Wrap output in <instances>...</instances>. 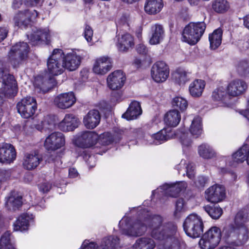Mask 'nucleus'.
Listing matches in <instances>:
<instances>
[{
  "mask_svg": "<svg viewBox=\"0 0 249 249\" xmlns=\"http://www.w3.org/2000/svg\"><path fill=\"white\" fill-rule=\"evenodd\" d=\"M139 219L122 228V233L128 236H139L147 228L151 236L163 241V249H180L183 242L178 236L177 227L173 222L164 223V218L159 214L151 215L146 209L139 212Z\"/></svg>",
  "mask_w": 249,
  "mask_h": 249,
  "instance_id": "1",
  "label": "nucleus"
},
{
  "mask_svg": "<svg viewBox=\"0 0 249 249\" xmlns=\"http://www.w3.org/2000/svg\"><path fill=\"white\" fill-rule=\"evenodd\" d=\"M249 231L247 227L234 228L233 225L224 227L222 231L223 238L227 245L219 249H239L238 248L245 245L249 239Z\"/></svg>",
  "mask_w": 249,
  "mask_h": 249,
  "instance_id": "2",
  "label": "nucleus"
},
{
  "mask_svg": "<svg viewBox=\"0 0 249 249\" xmlns=\"http://www.w3.org/2000/svg\"><path fill=\"white\" fill-rule=\"evenodd\" d=\"M3 87L0 89V106L3 103L4 97L15 96L18 91V86L14 76L10 74L4 68L3 64L0 62V82Z\"/></svg>",
  "mask_w": 249,
  "mask_h": 249,
  "instance_id": "3",
  "label": "nucleus"
},
{
  "mask_svg": "<svg viewBox=\"0 0 249 249\" xmlns=\"http://www.w3.org/2000/svg\"><path fill=\"white\" fill-rule=\"evenodd\" d=\"M29 50V47L26 42L16 43L11 47L8 53V62L14 68L19 67L26 61Z\"/></svg>",
  "mask_w": 249,
  "mask_h": 249,
  "instance_id": "4",
  "label": "nucleus"
},
{
  "mask_svg": "<svg viewBox=\"0 0 249 249\" xmlns=\"http://www.w3.org/2000/svg\"><path fill=\"white\" fill-rule=\"evenodd\" d=\"M186 234L193 238L199 237L203 232V223L200 216L192 213L185 219L183 224Z\"/></svg>",
  "mask_w": 249,
  "mask_h": 249,
  "instance_id": "5",
  "label": "nucleus"
},
{
  "mask_svg": "<svg viewBox=\"0 0 249 249\" xmlns=\"http://www.w3.org/2000/svg\"><path fill=\"white\" fill-rule=\"evenodd\" d=\"M222 232L217 227H213L206 232L199 242L202 249H213L216 247L220 241Z\"/></svg>",
  "mask_w": 249,
  "mask_h": 249,
  "instance_id": "6",
  "label": "nucleus"
},
{
  "mask_svg": "<svg viewBox=\"0 0 249 249\" xmlns=\"http://www.w3.org/2000/svg\"><path fill=\"white\" fill-rule=\"evenodd\" d=\"M47 68L50 73L53 75L61 74L65 69L63 59V51L54 49L47 60Z\"/></svg>",
  "mask_w": 249,
  "mask_h": 249,
  "instance_id": "7",
  "label": "nucleus"
},
{
  "mask_svg": "<svg viewBox=\"0 0 249 249\" xmlns=\"http://www.w3.org/2000/svg\"><path fill=\"white\" fill-rule=\"evenodd\" d=\"M18 112L24 118L32 117L37 109V103L35 98L31 96L24 98L17 104Z\"/></svg>",
  "mask_w": 249,
  "mask_h": 249,
  "instance_id": "8",
  "label": "nucleus"
},
{
  "mask_svg": "<svg viewBox=\"0 0 249 249\" xmlns=\"http://www.w3.org/2000/svg\"><path fill=\"white\" fill-rule=\"evenodd\" d=\"M169 74V68L163 61H157L152 67V77L157 83L165 81L168 78Z\"/></svg>",
  "mask_w": 249,
  "mask_h": 249,
  "instance_id": "9",
  "label": "nucleus"
},
{
  "mask_svg": "<svg viewBox=\"0 0 249 249\" xmlns=\"http://www.w3.org/2000/svg\"><path fill=\"white\" fill-rule=\"evenodd\" d=\"M38 16L35 10H26L20 11L15 16L14 20L15 24L21 28H26L30 24L32 19L36 18Z\"/></svg>",
  "mask_w": 249,
  "mask_h": 249,
  "instance_id": "10",
  "label": "nucleus"
},
{
  "mask_svg": "<svg viewBox=\"0 0 249 249\" xmlns=\"http://www.w3.org/2000/svg\"><path fill=\"white\" fill-rule=\"evenodd\" d=\"M225 189L222 185H214L205 191V198L209 202L213 203L222 201L225 197Z\"/></svg>",
  "mask_w": 249,
  "mask_h": 249,
  "instance_id": "11",
  "label": "nucleus"
},
{
  "mask_svg": "<svg viewBox=\"0 0 249 249\" xmlns=\"http://www.w3.org/2000/svg\"><path fill=\"white\" fill-rule=\"evenodd\" d=\"M65 142L63 134L61 132H55L46 138L44 146L48 150L53 151L63 146Z\"/></svg>",
  "mask_w": 249,
  "mask_h": 249,
  "instance_id": "12",
  "label": "nucleus"
},
{
  "mask_svg": "<svg viewBox=\"0 0 249 249\" xmlns=\"http://www.w3.org/2000/svg\"><path fill=\"white\" fill-rule=\"evenodd\" d=\"M76 102V98L73 92L60 94L55 97L53 103L55 106L61 109L68 108Z\"/></svg>",
  "mask_w": 249,
  "mask_h": 249,
  "instance_id": "13",
  "label": "nucleus"
},
{
  "mask_svg": "<svg viewBox=\"0 0 249 249\" xmlns=\"http://www.w3.org/2000/svg\"><path fill=\"white\" fill-rule=\"evenodd\" d=\"M125 77L121 70L116 71L110 74L107 78L108 87L112 90L121 89L124 85Z\"/></svg>",
  "mask_w": 249,
  "mask_h": 249,
  "instance_id": "14",
  "label": "nucleus"
},
{
  "mask_svg": "<svg viewBox=\"0 0 249 249\" xmlns=\"http://www.w3.org/2000/svg\"><path fill=\"white\" fill-rule=\"evenodd\" d=\"M55 83L53 78L46 79L42 76H37L34 82L35 91L37 93H45L52 89Z\"/></svg>",
  "mask_w": 249,
  "mask_h": 249,
  "instance_id": "15",
  "label": "nucleus"
},
{
  "mask_svg": "<svg viewBox=\"0 0 249 249\" xmlns=\"http://www.w3.org/2000/svg\"><path fill=\"white\" fill-rule=\"evenodd\" d=\"M98 139L97 134L93 131L83 132L77 138L76 142L79 146L88 148L95 143Z\"/></svg>",
  "mask_w": 249,
  "mask_h": 249,
  "instance_id": "16",
  "label": "nucleus"
},
{
  "mask_svg": "<svg viewBox=\"0 0 249 249\" xmlns=\"http://www.w3.org/2000/svg\"><path fill=\"white\" fill-rule=\"evenodd\" d=\"M63 59L64 69L70 71H73L80 66L82 57L75 53H71L65 54L63 52Z\"/></svg>",
  "mask_w": 249,
  "mask_h": 249,
  "instance_id": "17",
  "label": "nucleus"
},
{
  "mask_svg": "<svg viewBox=\"0 0 249 249\" xmlns=\"http://www.w3.org/2000/svg\"><path fill=\"white\" fill-rule=\"evenodd\" d=\"M16 157V152L12 145L9 143L0 144V162H13Z\"/></svg>",
  "mask_w": 249,
  "mask_h": 249,
  "instance_id": "18",
  "label": "nucleus"
},
{
  "mask_svg": "<svg viewBox=\"0 0 249 249\" xmlns=\"http://www.w3.org/2000/svg\"><path fill=\"white\" fill-rule=\"evenodd\" d=\"M187 184L184 181L177 182L172 184H165L158 189L162 190L164 194L171 197H176L182 190L186 189Z\"/></svg>",
  "mask_w": 249,
  "mask_h": 249,
  "instance_id": "19",
  "label": "nucleus"
},
{
  "mask_svg": "<svg viewBox=\"0 0 249 249\" xmlns=\"http://www.w3.org/2000/svg\"><path fill=\"white\" fill-rule=\"evenodd\" d=\"M247 88L248 85L245 81L235 79L229 84L227 87L228 93L231 96H237L243 93Z\"/></svg>",
  "mask_w": 249,
  "mask_h": 249,
  "instance_id": "20",
  "label": "nucleus"
},
{
  "mask_svg": "<svg viewBox=\"0 0 249 249\" xmlns=\"http://www.w3.org/2000/svg\"><path fill=\"white\" fill-rule=\"evenodd\" d=\"M22 198L12 191L8 196L5 197V206L7 210L10 212H15L21 207Z\"/></svg>",
  "mask_w": 249,
  "mask_h": 249,
  "instance_id": "21",
  "label": "nucleus"
},
{
  "mask_svg": "<svg viewBox=\"0 0 249 249\" xmlns=\"http://www.w3.org/2000/svg\"><path fill=\"white\" fill-rule=\"evenodd\" d=\"M111 67L110 58L104 56L97 60L93 68V71L96 74L103 75L109 71Z\"/></svg>",
  "mask_w": 249,
  "mask_h": 249,
  "instance_id": "22",
  "label": "nucleus"
},
{
  "mask_svg": "<svg viewBox=\"0 0 249 249\" xmlns=\"http://www.w3.org/2000/svg\"><path fill=\"white\" fill-rule=\"evenodd\" d=\"M200 33H196L193 29L191 23L184 28L182 33V40L191 45L196 44L200 39Z\"/></svg>",
  "mask_w": 249,
  "mask_h": 249,
  "instance_id": "23",
  "label": "nucleus"
},
{
  "mask_svg": "<svg viewBox=\"0 0 249 249\" xmlns=\"http://www.w3.org/2000/svg\"><path fill=\"white\" fill-rule=\"evenodd\" d=\"M101 116L99 111L93 109L90 110L85 116L83 123L86 128L93 129L99 124Z\"/></svg>",
  "mask_w": 249,
  "mask_h": 249,
  "instance_id": "24",
  "label": "nucleus"
},
{
  "mask_svg": "<svg viewBox=\"0 0 249 249\" xmlns=\"http://www.w3.org/2000/svg\"><path fill=\"white\" fill-rule=\"evenodd\" d=\"M50 34L48 29L37 30L30 35H27L30 43L32 45H36L40 40L49 42L50 39Z\"/></svg>",
  "mask_w": 249,
  "mask_h": 249,
  "instance_id": "25",
  "label": "nucleus"
},
{
  "mask_svg": "<svg viewBox=\"0 0 249 249\" xmlns=\"http://www.w3.org/2000/svg\"><path fill=\"white\" fill-rule=\"evenodd\" d=\"M34 218V216L31 213H27L21 214L14 223V230L21 231L27 230L29 226V221Z\"/></svg>",
  "mask_w": 249,
  "mask_h": 249,
  "instance_id": "26",
  "label": "nucleus"
},
{
  "mask_svg": "<svg viewBox=\"0 0 249 249\" xmlns=\"http://www.w3.org/2000/svg\"><path fill=\"white\" fill-rule=\"evenodd\" d=\"M42 160L41 157L36 153H26L23 159V165L27 170L36 168Z\"/></svg>",
  "mask_w": 249,
  "mask_h": 249,
  "instance_id": "27",
  "label": "nucleus"
},
{
  "mask_svg": "<svg viewBox=\"0 0 249 249\" xmlns=\"http://www.w3.org/2000/svg\"><path fill=\"white\" fill-rule=\"evenodd\" d=\"M79 122L77 118L72 114H67L59 123V127L63 131H72L78 126Z\"/></svg>",
  "mask_w": 249,
  "mask_h": 249,
  "instance_id": "28",
  "label": "nucleus"
},
{
  "mask_svg": "<svg viewBox=\"0 0 249 249\" xmlns=\"http://www.w3.org/2000/svg\"><path fill=\"white\" fill-rule=\"evenodd\" d=\"M142 113V109L139 102L134 101L131 103L126 112L122 115V117L127 120L137 119Z\"/></svg>",
  "mask_w": 249,
  "mask_h": 249,
  "instance_id": "29",
  "label": "nucleus"
},
{
  "mask_svg": "<svg viewBox=\"0 0 249 249\" xmlns=\"http://www.w3.org/2000/svg\"><path fill=\"white\" fill-rule=\"evenodd\" d=\"M134 45V39L132 36L126 33L118 37L116 44L118 50L121 52H126Z\"/></svg>",
  "mask_w": 249,
  "mask_h": 249,
  "instance_id": "30",
  "label": "nucleus"
},
{
  "mask_svg": "<svg viewBox=\"0 0 249 249\" xmlns=\"http://www.w3.org/2000/svg\"><path fill=\"white\" fill-rule=\"evenodd\" d=\"M152 36L149 40V43L156 45L160 43L164 36V31L162 25L155 24L151 27Z\"/></svg>",
  "mask_w": 249,
  "mask_h": 249,
  "instance_id": "31",
  "label": "nucleus"
},
{
  "mask_svg": "<svg viewBox=\"0 0 249 249\" xmlns=\"http://www.w3.org/2000/svg\"><path fill=\"white\" fill-rule=\"evenodd\" d=\"M181 116L178 110L173 109L169 111L164 116V121L166 125L176 127L180 121Z\"/></svg>",
  "mask_w": 249,
  "mask_h": 249,
  "instance_id": "32",
  "label": "nucleus"
},
{
  "mask_svg": "<svg viewBox=\"0 0 249 249\" xmlns=\"http://www.w3.org/2000/svg\"><path fill=\"white\" fill-rule=\"evenodd\" d=\"M162 7V0H146L144 10L147 13L154 15L160 12Z\"/></svg>",
  "mask_w": 249,
  "mask_h": 249,
  "instance_id": "33",
  "label": "nucleus"
},
{
  "mask_svg": "<svg viewBox=\"0 0 249 249\" xmlns=\"http://www.w3.org/2000/svg\"><path fill=\"white\" fill-rule=\"evenodd\" d=\"M205 86L204 81L196 79L192 82L189 86V92L194 97H200L203 92Z\"/></svg>",
  "mask_w": 249,
  "mask_h": 249,
  "instance_id": "34",
  "label": "nucleus"
},
{
  "mask_svg": "<svg viewBox=\"0 0 249 249\" xmlns=\"http://www.w3.org/2000/svg\"><path fill=\"white\" fill-rule=\"evenodd\" d=\"M155 243L149 237H141L138 239L133 246V249H153Z\"/></svg>",
  "mask_w": 249,
  "mask_h": 249,
  "instance_id": "35",
  "label": "nucleus"
},
{
  "mask_svg": "<svg viewBox=\"0 0 249 249\" xmlns=\"http://www.w3.org/2000/svg\"><path fill=\"white\" fill-rule=\"evenodd\" d=\"M119 244V239L117 236L110 235L103 238L100 248L101 249H113L117 248Z\"/></svg>",
  "mask_w": 249,
  "mask_h": 249,
  "instance_id": "36",
  "label": "nucleus"
},
{
  "mask_svg": "<svg viewBox=\"0 0 249 249\" xmlns=\"http://www.w3.org/2000/svg\"><path fill=\"white\" fill-rule=\"evenodd\" d=\"M222 30L220 28L215 30L209 35V39L211 49L215 50L220 46L222 41Z\"/></svg>",
  "mask_w": 249,
  "mask_h": 249,
  "instance_id": "37",
  "label": "nucleus"
},
{
  "mask_svg": "<svg viewBox=\"0 0 249 249\" xmlns=\"http://www.w3.org/2000/svg\"><path fill=\"white\" fill-rule=\"evenodd\" d=\"M249 219V216L248 215V212L242 209L237 213L235 216L234 224L231 225H233L234 228L247 227L245 223L248 221Z\"/></svg>",
  "mask_w": 249,
  "mask_h": 249,
  "instance_id": "38",
  "label": "nucleus"
},
{
  "mask_svg": "<svg viewBox=\"0 0 249 249\" xmlns=\"http://www.w3.org/2000/svg\"><path fill=\"white\" fill-rule=\"evenodd\" d=\"M173 136V133L170 130L167 131V129H163L157 133L154 134L152 138L154 139L153 143L156 145H158L172 138Z\"/></svg>",
  "mask_w": 249,
  "mask_h": 249,
  "instance_id": "39",
  "label": "nucleus"
},
{
  "mask_svg": "<svg viewBox=\"0 0 249 249\" xmlns=\"http://www.w3.org/2000/svg\"><path fill=\"white\" fill-rule=\"evenodd\" d=\"M230 7V3L227 0H213L212 2L213 10L218 14L226 12Z\"/></svg>",
  "mask_w": 249,
  "mask_h": 249,
  "instance_id": "40",
  "label": "nucleus"
},
{
  "mask_svg": "<svg viewBox=\"0 0 249 249\" xmlns=\"http://www.w3.org/2000/svg\"><path fill=\"white\" fill-rule=\"evenodd\" d=\"M182 169H184L187 177L190 179H193L195 177V166L194 164L190 163L185 165V160H181L180 163L178 166V170L179 174H182L184 175Z\"/></svg>",
  "mask_w": 249,
  "mask_h": 249,
  "instance_id": "41",
  "label": "nucleus"
},
{
  "mask_svg": "<svg viewBox=\"0 0 249 249\" xmlns=\"http://www.w3.org/2000/svg\"><path fill=\"white\" fill-rule=\"evenodd\" d=\"M248 151H249L248 145H243L232 155L233 161L236 163H242L245 160H247Z\"/></svg>",
  "mask_w": 249,
  "mask_h": 249,
  "instance_id": "42",
  "label": "nucleus"
},
{
  "mask_svg": "<svg viewBox=\"0 0 249 249\" xmlns=\"http://www.w3.org/2000/svg\"><path fill=\"white\" fill-rule=\"evenodd\" d=\"M203 209L214 219H219L223 213L222 209L217 205H208L203 207Z\"/></svg>",
  "mask_w": 249,
  "mask_h": 249,
  "instance_id": "43",
  "label": "nucleus"
},
{
  "mask_svg": "<svg viewBox=\"0 0 249 249\" xmlns=\"http://www.w3.org/2000/svg\"><path fill=\"white\" fill-rule=\"evenodd\" d=\"M198 153L200 157L205 159H212L216 155L213 149L206 144H201L198 147Z\"/></svg>",
  "mask_w": 249,
  "mask_h": 249,
  "instance_id": "44",
  "label": "nucleus"
},
{
  "mask_svg": "<svg viewBox=\"0 0 249 249\" xmlns=\"http://www.w3.org/2000/svg\"><path fill=\"white\" fill-rule=\"evenodd\" d=\"M191 133L197 138L201 135L202 132L201 119L199 117H195L192 122L190 127Z\"/></svg>",
  "mask_w": 249,
  "mask_h": 249,
  "instance_id": "45",
  "label": "nucleus"
},
{
  "mask_svg": "<svg viewBox=\"0 0 249 249\" xmlns=\"http://www.w3.org/2000/svg\"><path fill=\"white\" fill-rule=\"evenodd\" d=\"M188 73L182 69H178L174 74V78L179 85H183L189 80Z\"/></svg>",
  "mask_w": 249,
  "mask_h": 249,
  "instance_id": "46",
  "label": "nucleus"
},
{
  "mask_svg": "<svg viewBox=\"0 0 249 249\" xmlns=\"http://www.w3.org/2000/svg\"><path fill=\"white\" fill-rule=\"evenodd\" d=\"M172 106L175 108L174 109L178 110H180L183 111L186 109L188 107V102L187 100L179 96H177L173 98L172 101Z\"/></svg>",
  "mask_w": 249,
  "mask_h": 249,
  "instance_id": "47",
  "label": "nucleus"
},
{
  "mask_svg": "<svg viewBox=\"0 0 249 249\" xmlns=\"http://www.w3.org/2000/svg\"><path fill=\"white\" fill-rule=\"evenodd\" d=\"M237 71L242 76H247L249 75V63L247 60L240 61L236 67Z\"/></svg>",
  "mask_w": 249,
  "mask_h": 249,
  "instance_id": "48",
  "label": "nucleus"
},
{
  "mask_svg": "<svg viewBox=\"0 0 249 249\" xmlns=\"http://www.w3.org/2000/svg\"><path fill=\"white\" fill-rule=\"evenodd\" d=\"M0 249H15L10 242V234L8 232H5L0 238Z\"/></svg>",
  "mask_w": 249,
  "mask_h": 249,
  "instance_id": "49",
  "label": "nucleus"
},
{
  "mask_svg": "<svg viewBox=\"0 0 249 249\" xmlns=\"http://www.w3.org/2000/svg\"><path fill=\"white\" fill-rule=\"evenodd\" d=\"M180 140V142L184 146H189L192 143V141L189 137V134L184 130H179L175 134Z\"/></svg>",
  "mask_w": 249,
  "mask_h": 249,
  "instance_id": "50",
  "label": "nucleus"
},
{
  "mask_svg": "<svg viewBox=\"0 0 249 249\" xmlns=\"http://www.w3.org/2000/svg\"><path fill=\"white\" fill-rule=\"evenodd\" d=\"M226 95L225 89L223 87H220L215 89L212 93V98L215 101H220L222 100Z\"/></svg>",
  "mask_w": 249,
  "mask_h": 249,
  "instance_id": "51",
  "label": "nucleus"
},
{
  "mask_svg": "<svg viewBox=\"0 0 249 249\" xmlns=\"http://www.w3.org/2000/svg\"><path fill=\"white\" fill-rule=\"evenodd\" d=\"M193 29L196 33H200L202 37L206 29V24L204 22H191Z\"/></svg>",
  "mask_w": 249,
  "mask_h": 249,
  "instance_id": "52",
  "label": "nucleus"
},
{
  "mask_svg": "<svg viewBox=\"0 0 249 249\" xmlns=\"http://www.w3.org/2000/svg\"><path fill=\"white\" fill-rule=\"evenodd\" d=\"M208 178L204 176H198L195 181L196 186L199 188H203L208 183Z\"/></svg>",
  "mask_w": 249,
  "mask_h": 249,
  "instance_id": "53",
  "label": "nucleus"
},
{
  "mask_svg": "<svg viewBox=\"0 0 249 249\" xmlns=\"http://www.w3.org/2000/svg\"><path fill=\"white\" fill-rule=\"evenodd\" d=\"M184 201L183 198H178L176 203V209L174 214L176 216H178V213L181 212L183 210Z\"/></svg>",
  "mask_w": 249,
  "mask_h": 249,
  "instance_id": "54",
  "label": "nucleus"
},
{
  "mask_svg": "<svg viewBox=\"0 0 249 249\" xmlns=\"http://www.w3.org/2000/svg\"><path fill=\"white\" fill-rule=\"evenodd\" d=\"M81 249H101L99 246H97L93 242H89V240H85L81 247Z\"/></svg>",
  "mask_w": 249,
  "mask_h": 249,
  "instance_id": "55",
  "label": "nucleus"
},
{
  "mask_svg": "<svg viewBox=\"0 0 249 249\" xmlns=\"http://www.w3.org/2000/svg\"><path fill=\"white\" fill-rule=\"evenodd\" d=\"M128 17L126 15H123L117 21L116 24L117 26H124L126 28L129 27Z\"/></svg>",
  "mask_w": 249,
  "mask_h": 249,
  "instance_id": "56",
  "label": "nucleus"
},
{
  "mask_svg": "<svg viewBox=\"0 0 249 249\" xmlns=\"http://www.w3.org/2000/svg\"><path fill=\"white\" fill-rule=\"evenodd\" d=\"M93 31L91 27L87 25L85 29L84 36L88 42H90L92 39Z\"/></svg>",
  "mask_w": 249,
  "mask_h": 249,
  "instance_id": "57",
  "label": "nucleus"
},
{
  "mask_svg": "<svg viewBox=\"0 0 249 249\" xmlns=\"http://www.w3.org/2000/svg\"><path fill=\"white\" fill-rule=\"evenodd\" d=\"M137 52L141 54H146L148 52V49L143 44H139L137 46Z\"/></svg>",
  "mask_w": 249,
  "mask_h": 249,
  "instance_id": "58",
  "label": "nucleus"
},
{
  "mask_svg": "<svg viewBox=\"0 0 249 249\" xmlns=\"http://www.w3.org/2000/svg\"><path fill=\"white\" fill-rule=\"evenodd\" d=\"M52 185L47 182L42 183L39 186V190L43 193H47L51 189Z\"/></svg>",
  "mask_w": 249,
  "mask_h": 249,
  "instance_id": "59",
  "label": "nucleus"
},
{
  "mask_svg": "<svg viewBox=\"0 0 249 249\" xmlns=\"http://www.w3.org/2000/svg\"><path fill=\"white\" fill-rule=\"evenodd\" d=\"M8 31L5 27H0V42L3 40L7 36Z\"/></svg>",
  "mask_w": 249,
  "mask_h": 249,
  "instance_id": "60",
  "label": "nucleus"
},
{
  "mask_svg": "<svg viewBox=\"0 0 249 249\" xmlns=\"http://www.w3.org/2000/svg\"><path fill=\"white\" fill-rule=\"evenodd\" d=\"M42 0H25V4L28 6H34L39 4Z\"/></svg>",
  "mask_w": 249,
  "mask_h": 249,
  "instance_id": "61",
  "label": "nucleus"
},
{
  "mask_svg": "<svg viewBox=\"0 0 249 249\" xmlns=\"http://www.w3.org/2000/svg\"><path fill=\"white\" fill-rule=\"evenodd\" d=\"M240 113L244 116L249 121V97L247 99V108L245 110H242Z\"/></svg>",
  "mask_w": 249,
  "mask_h": 249,
  "instance_id": "62",
  "label": "nucleus"
},
{
  "mask_svg": "<svg viewBox=\"0 0 249 249\" xmlns=\"http://www.w3.org/2000/svg\"><path fill=\"white\" fill-rule=\"evenodd\" d=\"M78 172L75 168H70L69 169V176L71 178H74L78 176Z\"/></svg>",
  "mask_w": 249,
  "mask_h": 249,
  "instance_id": "63",
  "label": "nucleus"
},
{
  "mask_svg": "<svg viewBox=\"0 0 249 249\" xmlns=\"http://www.w3.org/2000/svg\"><path fill=\"white\" fill-rule=\"evenodd\" d=\"M243 20L244 26L249 30V14L245 16Z\"/></svg>",
  "mask_w": 249,
  "mask_h": 249,
  "instance_id": "64",
  "label": "nucleus"
}]
</instances>
